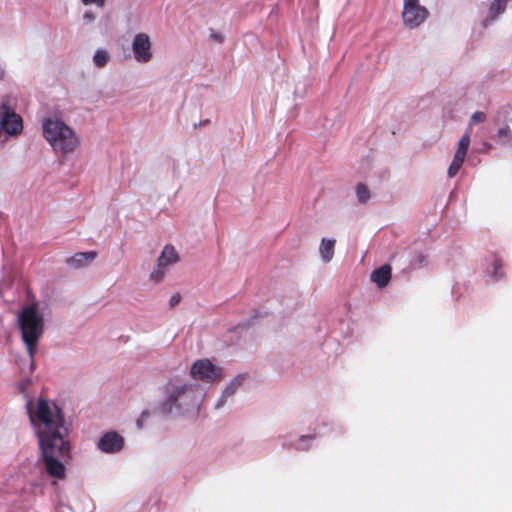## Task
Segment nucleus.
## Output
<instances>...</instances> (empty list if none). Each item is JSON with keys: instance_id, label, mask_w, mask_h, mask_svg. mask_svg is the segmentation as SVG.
I'll return each instance as SVG.
<instances>
[{"instance_id": "1", "label": "nucleus", "mask_w": 512, "mask_h": 512, "mask_svg": "<svg viewBox=\"0 0 512 512\" xmlns=\"http://www.w3.org/2000/svg\"><path fill=\"white\" fill-rule=\"evenodd\" d=\"M26 410L37 437L46 472L53 478L65 477L63 460L69 457V424L62 409L52 400L38 398L26 402Z\"/></svg>"}, {"instance_id": "2", "label": "nucleus", "mask_w": 512, "mask_h": 512, "mask_svg": "<svg viewBox=\"0 0 512 512\" xmlns=\"http://www.w3.org/2000/svg\"><path fill=\"white\" fill-rule=\"evenodd\" d=\"M204 396L198 384L172 377L162 388L156 412L166 418L195 419L200 413Z\"/></svg>"}, {"instance_id": "3", "label": "nucleus", "mask_w": 512, "mask_h": 512, "mask_svg": "<svg viewBox=\"0 0 512 512\" xmlns=\"http://www.w3.org/2000/svg\"><path fill=\"white\" fill-rule=\"evenodd\" d=\"M41 130L43 138L55 153L68 155L81 146V136L57 114L44 117Z\"/></svg>"}, {"instance_id": "4", "label": "nucleus", "mask_w": 512, "mask_h": 512, "mask_svg": "<svg viewBox=\"0 0 512 512\" xmlns=\"http://www.w3.org/2000/svg\"><path fill=\"white\" fill-rule=\"evenodd\" d=\"M17 324L29 356V370L32 372L35 368L34 354L45 328L44 314L39 305L32 303L23 307L18 313Z\"/></svg>"}, {"instance_id": "5", "label": "nucleus", "mask_w": 512, "mask_h": 512, "mask_svg": "<svg viewBox=\"0 0 512 512\" xmlns=\"http://www.w3.org/2000/svg\"><path fill=\"white\" fill-rule=\"evenodd\" d=\"M16 107L17 98L13 95H6L0 101V141L16 138L23 132V119Z\"/></svg>"}, {"instance_id": "6", "label": "nucleus", "mask_w": 512, "mask_h": 512, "mask_svg": "<svg viewBox=\"0 0 512 512\" xmlns=\"http://www.w3.org/2000/svg\"><path fill=\"white\" fill-rule=\"evenodd\" d=\"M189 376L192 380L201 384L212 385L224 378V371L222 367L214 364L210 359L202 358L192 363Z\"/></svg>"}, {"instance_id": "7", "label": "nucleus", "mask_w": 512, "mask_h": 512, "mask_svg": "<svg viewBox=\"0 0 512 512\" xmlns=\"http://www.w3.org/2000/svg\"><path fill=\"white\" fill-rule=\"evenodd\" d=\"M180 256L175 247L166 244L156 260V266L149 274V280L155 284L162 282L171 266L179 262Z\"/></svg>"}, {"instance_id": "8", "label": "nucleus", "mask_w": 512, "mask_h": 512, "mask_svg": "<svg viewBox=\"0 0 512 512\" xmlns=\"http://www.w3.org/2000/svg\"><path fill=\"white\" fill-rule=\"evenodd\" d=\"M403 24L409 29H415L429 17L428 9L421 5L420 0H403Z\"/></svg>"}, {"instance_id": "9", "label": "nucleus", "mask_w": 512, "mask_h": 512, "mask_svg": "<svg viewBox=\"0 0 512 512\" xmlns=\"http://www.w3.org/2000/svg\"><path fill=\"white\" fill-rule=\"evenodd\" d=\"M133 59L138 64H148L154 57L153 43L145 32L136 33L131 42Z\"/></svg>"}, {"instance_id": "10", "label": "nucleus", "mask_w": 512, "mask_h": 512, "mask_svg": "<svg viewBox=\"0 0 512 512\" xmlns=\"http://www.w3.org/2000/svg\"><path fill=\"white\" fill-rule=\"evenodd\" d=\"M470 146V135L469 131L465 132L459 139L457 149L454 153L452 162L448 167L447 175L449 178H453L460 171Z\"/></svg>"}, {"instance_id": "11", "label": "nucleus", "mask_w": 512, "mask_h": 512, "mask_svg": "<svg viewBox=\"0 0 512 512\" xmlns=\"http://www.w3.org/2000/svg\"><path fill=\"white\" fill-rule=\"evenodd\" d=\"M494 122L499 126L496 137L502 143L512 140V108H502L498 111Z\"/></svg>"}, {"instance_id": "12", "label": "nucleus", "mask_w": 512, "mask_h": 512, "mask_svg": "<svg viewBox=\"0 0 512 512\" xmlns=\"http://www.w3.org/2000/svg\"><path fill=\"white\" fill-rule=\"evenodd\" d=\"M124 438L115 431L104 433L97 441L96 447L105 454H116L124 448Z\"/></svg>"}, {"instance_id": "13", "label": "nucleus", "mask_w": 512, "mask_h": 512, "mask_svg": "<svg viewBox=\"0 0 512 512\" xmlns=\"http://www.w3.org/2000/svg\"><path fill=\"white\" fill-rule=\"evenodd\" d=\"M97 257V252H78L66 259V264L72 269H82L89 266Z\"/></svg>"}, {"instance_id": "14", "label": "nucleus", "mask_w": 512, "mask_h": 512, "mask_svg": "<svg viewBox=\"0 0 512 512\" xmlns=\"http://www.w3.org/2000/svg\"><path fill=\"white\" fill-rule=\"evenodd\" d=\"M336 240L323 237L319 244V255L323 263H329L334 257Z\"/></svg>"}, {"instance_id": "15", "label": "nucleus", "mask_w": 512, "mask_h": 512, "mask_svg": "<svg viewBox=\"0 0 512 512\" xmlns=\"http://www.w3.org/2000/svg\"><path fill=\"white\" fill-rule=\"evenodd\" d=\"M370 279L379 288L386 287L391 279V267L389 265H383L378 269H375L372 271Z\"/></svg>"}, {"instance_id": "16", "label": "nucleus", "mask_w": 512, "mask_h": 512, "mask_svg": "<svg viewBox=\"0 0 512 512\" xmlns=\"http://www.w3.org/2000/svg\"><path fill=\"white\" fill-rule=\"evenodd\" d=\"M508 0H494L488 10L486 22H493L505 12Z\"/></svg>"}, {"instance_id": "17", "label": "nucleus", "mask_w": 512, "mask_h": 512, "mask_svg": "<svg viewBox=\"0 0 512 512\" xmlns=\"http://www.w3.org/2000/svg\"><path fill=\"white\" fill-rule=\"evenodd\" d=\"M245 381V375L239 374L235 376L233 379H231L224 389L222 390L225 394V396H228L229 398H232L237 390L243 385Z\"/></svg>"}, {"instance_id": "18", "label": "nucleus", "mask_w": 512, "mask_h": 512, "mask_svg": "<svg viewBox=\"0 0 512 512\" xmlns=\"http://www.w3.org/2000/svg\"><path fill=\"white\" fill-rule=\"evenodd\" d=\"M110 59V53L103 48L97 49L92 57L93 64L97 68L105 67L109 63Z\"/></svg>"}, {"instance_id": "19", "label": "nucleus", "mask_w": 512, "mask_h": 512, "mask_svg": "<svg viewBox=\"0 0 512 512\" xmlns=\"http://www.w3.org/2000/svg\"><path fill=\"white\" fill-rule=\"evenodd\" d=\"M314 436L312 435H302L295 442L291 444V446L297 450H307L313 443Z\"/></svg>"}, {"instance_id": "20", "label": "nucleus", "mask_w": 512, "mask_h": 512, "mask_svg": "<svg viewBox=\"0 0 512 512\" xmlns=\"http://www.w3.org/2000/svg\"><path fill=\"white\" fill-rule=\"evenodd\" d=\"M486 120V114L482 111L474 112L469 120V127L465 132L469 131V135L471 134V127L475 124L483 123Z\"/></svg>"}, {"instance_id": "21", "label": "nucleus", "mask_w": 512, "mask_h": 512, "mask_svg": "<svg viewBox=\"0 0 512 512\" xmlns=\"http://www.w3.org/2000/svg\"><path fill=\"white\" fill-rule=\"evenodd\" d=\"M356 196H357V199L359 200V202H362V203L367 202L370 198V193H369L368 188L364 184L358 183L356 186Z\"/></svg>"}, {"instance_id": "22", "label": "nucleus", "mask_w": 512, "mask_h": 512, "mask_svg": "<svg viewBox=\"0 0 512 512\" xmlns=\"http://www.w3.org/2000/svg\"><path fill=\"white\" fill-rule=\"evenodd\" d=\"M501 269H502L501 261L495 258V259H493V261L491 263V267L488 268L487 271H488V273H490L492 275V277L495 280H497L502 276Z\"/></svg>"}, {"instance_id": "23", "label": "nucleus", "mask_w": 512, "mask_h": 512, "mask_svg": "<svg viewBox=\"0 0 512 512\" xmlns=\"http://www.w3.org/2000/svg\"><path fill=\"white\" fill-rule=\"evenodd\" d=\"M31 383V379L28 376H25L18 382L17 387L22 394L26 395Z\"/></svg>"}, {"instance_id": "24", "label": "nucleus", "mask_w": 512, "mask_h": 512, "mask_svg": "<svg viewBox=\"0 0 512 512\" xmlns=\"http://www.w3.org/2000/svg\"><path fill=\"white\" fill-rule=\"evenodd\" d=\"M150 411L148 410H144L142 411V413L140 414V416L138 417V419L136 420V426L138 429H143L147 420L149 419L150 417Z\"/></svg>"}, {"instance_id": "25", "label": "nucleus", "mask_w": 512, "mask_h": 512, "mask_svg": "<svg viewBox=\"0 0 512 512\" xmlns=\"http://www.w3.org/2000/svg\"><path fill=\"white\" fill-rule=\"evenodd\" d=\"M84 6H95L96 8H103L106 0H80Z\"/></svg>"}, {"instance_id": "26", "label": "nucleus", "mask_w": 512, "mask_h": 512, "mask_svg": "<svg viewBox=\"0 0 512 512\" xmlns=\"http://www.w3.org/2000/svg\"><path fill=\"white\" fill-rule=\"evenodd\" d=\"M228 399H230L228 396H225L224 392L222 391L221 392V395L219 396V398L217 399L216 403H215V409H221L225 406V404L227 403Z\"/></svg>"}, {"instance_id": "27", "label": "nucleus", "mask_w": 512, "mask_h": 512, "mask_svg": "<svg viewBox=\"0 0 512 512\" xmlns=\"http://www.w3.org/2000/svg\"><path fill=\"white\" fill-rule=\"evenodd\" d=\"M96 19V15L94 12H92L91 10H86L84 13H83V20L86 22V23H92L94 22Z\"/></svg>"}, {"instance_id": "28", "label": "nucleus", "mask_w": 512, "mask_h": 512, "mask_svg": "<svg viewBox=\"0 0 512 512\" xmlns=\"http://www.w3.org/2000/svg\"><path fill=\"white\" fill-rule=\"evenodd\" d=\"M181 300V297L179 294H174L171 298H170V306L173 307L175 305H177Z\"/></svg>"}, {"instance_id": "29", "label": "nucleus", "mask_w": 512, "mask_h": 512, "mask_svg": "<svg viewBox=\"0 0 512 512\" xmlns=\"http://www.w3.org/2000/svg\"><path fill=\"white\" fill-rule=\"evenodd\" d=\"M7 78V71L2 63H0V82L5 81Z\"/></svg>"}, {"instance_id": "30", "label": "nucleus", "mask_w": 512, "mask_h": 512, "mask_svg": "<svg viewBox=\"0 0 512 512\" xmlns=\"http://www.w3.org/2000/svg\"><path fill=\"white\" fill-rule=\"evenodd\" d=\"M212 36H213V38H214L215 40H217L218 42H222V40H223V39H222V36H220V35L213 34Z\"/></svg>"}]
</instances>
